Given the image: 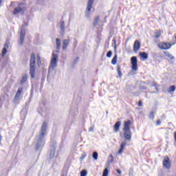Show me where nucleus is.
<instances>
[{
	"label": "nucleus",
	"instance_id": "obj_1",
	"mask_svg": "<svg viewBox=\"0 0 176 176\" xmlns=\"http://www.w3.org/2000/svg\"><path fill=\"white\" fill-rule=\"evenodd\" d=\"M132 124L133 122L130 120L124 122V126L122 129L124 133L123 135L125 140H127V141H131V136L133 135V133H131Z\"/></svg>",
	"mask_w": 176,
	"mask_h": 176
},
{
	"label": "nucleus",
	"instance_id": "obj_2",
	"mask_svg": "<svg viewBox=\"0 0 176 176\" xmlns=\"http://www.w3.org/2000/svg\"><path fill=\"white\" fill-rule=\"evenodd\" d=\"M36 56L35 54H32L30 56V75L32 79L35 78V72L36 71Z\"/></svg>",
	"mask_w": 176,
	"mask_h": 176
},
{
	"label": "nucleus",
	"instance_id": "obj_3",
	"mask_svg": "<svg viewBox=\"0 0 176 176\" xmlns=\"http://www.w3.org/2000/svg\"><path fill=\"white\" fill-rule=\"evenodd\" d=\"M173 45L170 43L166 42H160L157 45V47H159L161 50H168V49H171Z\"/></svg>",
	"mask_w": 176,
	"mask_h": 176
},
{
	"label": "nucleus",
	"instance_id": "obj_4",
	"mask_svg": "<svg viewBox=\"0 0 176 176\" xmlns=\"http://www.w3.org/2000/svg\"><path fill=\"white\" fill-rule=\"evenodd\" d=\"M162 164L164 168H166V170H170V168H171V161L170 160V157H168V156L164 157Z\"/></svg>",
	"mask_w": 176,
	"mask_h": 176
},
{
	"label": "nucleus",
	"instance_id": "obj_5",
	"mask_svg": "<svg viewBox=\"0 0 176 176\" xmlns=\"http://www.w3.org/2000/svg\"><path fill=\"white\" fill-rule=\"evenodd\" d=\"M131 64L132 65L133 71H137L138 69V60L136 56H132L131 58Z\"/></svg>",
	"mask_w": 176,
	"mask_h": 176
},
{
	"label": "nucleus",
	"instance_id": "obj_6",
	"mask_svg": "<svg viewBox=\"0 0 176 176\" xmlns=\"http://www.w3.org/2000/svg\"><path fill=\"white\" fill-rule=\"evenodd\" d=\"M57 58H58V56H57V54H53L51 60V67L52 68V69L57 67Z\"/></svg>",
	"mask_w": 176,
	"mask_h": 176
},
{
	"label": "nucleus",
	"instance_id": "obj_7",
	"mask_svg": "<svg viewBox=\"0 0 176 176\" xmlns=\"http://www.w3.org/2000/svg\"><path fill=\"white\" fill-rule=\"evenodd\" d=\"M25 38V30L21 29L19 35V43L23 45L24 43V39Z\"/></svg>",
	"mask_w": 176,
	"mask_h": 176
},
{
	"label": "nucleus",
	"instance_id": "obj_8",
	"mask_svg": "<svg viewBox=\"0 0 176 176\" xmlns=\"http://www.w3.org/2000/svg\"><path fill=\"white\" fill-rule=\"evenodd\" d=\"M47 128V124L46 122H43L41 126V133H40L41 140H43V137H45V133H46V129Z\"/></svg>",
	"mask_w": 176,
	"mask_h": 176
},
{
	"label": "nucleus",
	"instance_id": "obj_9",
	"mask_svg": "<svg viewBox=\"0 0 176 176\" xmlns=\"http://www.w3.org/2000/svg\"><path fill=\"white\" fill-rule=\"evenodd\" d=\"M140 49H141V43L140 42V41L135 40L133 44V52H135V53H137V52H138Z\"/></svg>",
	"mask_w": 176,
	"mask_h": 176
},
{
	"label": "nucleus",
	"instance_id": "obj_10",
	"mask_svg": "<svg viewBox=\"0 0 176 176\" xmlns=\"http://www.w3.org/2000/svg\"><path fill=\"white\" fill-rule=\"evenodd\" d=\"M8 49H9V42H6L4 44V47L2 50L1 56L5 57L6 54L8 53Z\"/></svg>",
	"mask_w": 176,
	"mask_h": 176
},
{
	"label": "nucleus",
	"instance_id": "obj_11",
	"mask_svg": "<svg viewBox=\"0 0 176 176\" xmlns=\"http://www.w3.org/2000/svg\"><path fill=\"white\" fill-rule=\"evenodd\" d=\"M94 0H89L87 6V12L88 14H90V12H91V8H93V3Z\"/></svg>",
	"mask_w": 176,
	"mask_h": 176
},
{
	"label": "nucleus",
	"instance_id": "obj_12",
	"mask_svg": "<svg viewBox=\"0 0 176 176\" xmlns=\"http://www.w3.org/2000/svg\"><path fill=\"white\" fill-rule=\"evenodd\" d=\"M71 42V40L69 39H64L63 41V46L62 49L63 50H67V47L69 45V43Z\"/></svg>",
	"mask_w": 176,
	"mask_h": 176
},
{
	"label": "nucleus",
	"instance_id": "obj_13",
	"mask_svg": "<svg viewBox=\"0 0 176 176\" xmlns=\"http://www.w3.org/2000/svg\"><path fill=\"white\" fill-rule=\"evenodd\" d=\"M120 126H122V122L120 121H118L113 125L114 133H118L119 130H120Z\"/></svg>",
	"mask_w": 176,
	"mask_h": 176
},
{
	"label": "nucleus",
	"instance_id": "obj_14",
	"mask_svg": "<svg viewBox=\"0 0 176 176\" xmlns=\"http://www.w3.org/2000/svg\"><path fill=\"white\" fill-rule=\"evenodd\" d=\"M19 13H24V8L21 7H16L14 9L12 14H19Z\"/></svg>",
	"mask_w": 176,
	"mask_h": 176
},
{
	"label": "nucleus",
	"instance_id": "obj_15",
	"mask_svg": "<svg viewBox=\"0 0 176 176\" xmlns=\"http://www.w3.org/2000/svg\"><path fill=\"white\" fill-rule=\"evenodd\" d=\"M139 56L143 60V61L148 60V54L146 52H140Z\"/></svg>",
	"mask_w": 176,
	"mask_h": 176
},
{
	"label": "nucleus",
	"instance_id": "obj_16",
	"mask_svg": "<svg viewBox=\"0 0 176 176\" xmlns=\"http://www.w3.org/2000/svg\"><path fill=\"white\" fill-rule=\"evenodd\" d=\"M23 91V87L19 88L16 95L14 96L15 100H19L20 98V96H21V92Z\"/></svg>",
	"mask_w": 176,
	"mask_h": 176
},
{
	"label": "nucleus",
	"instance_id": "obj_17",
	"mask_svg": "<svg viewBox=\"0 0 176 176\" xmlns=\"http://www.w3.org/2000/svg\"><path fill=\"white\" fill-rule=\"evenodd\" d=\"M126 142H122V144H120V148L118 151V155L123 153V151H124V146H126Z\"/></svg>",
	"mask_w": 176,
	"mask_h": 176
},
{
	"label": "nucleus",
	"instance_id": "obj_18",
	"mask_svg": "<svg viewBox=\"0 0 176 176\" xmlns=\"http://www.w3.org/2000/svg\"><path fill=\"white\" fill-rule=\"evenodd\" d=\"M117 73L119 78H122V76H123V74H122V67L120 65H117Z\"/></svg>",
	"mask_w": 176,
	"mask_h": 176
},
{
	"label": "nucleus",
	"instance_id": "obj_19",
	"mask_svg": "<svg viewBox=\"0 0 176 176\" xmlns=\"http://www.w3.org/2000/svg\"><path fill=\"white\" fill-rule=\"evenodd\" d=\"M56 49L57 50H60L61 49V40L60 38H56Z\"/></svg>",
	"mask_w": 176,
	"mask_h": 176
},
{
	"label": "nucleus",
	"instance_id": "obj_20",
	"mask_svg": "<svg viewBox=\"0 0 176 176\" xmlns=\"http://www.w3.org/2000/svg\"><path fill=\"white\" fill-rule=\"evenodd\" d=\"M28 79V76H27V74H25L24 76H22V79L20 82L21 85H24V83L25 82H27V80Z\"/></svg>",
	"mask_w": 176,
	"mask_h": 176
},
{
	"label": "nucleus",
	"instance_id": "obj_21",
	"mask_svg": "<svg viewBox=\"0 0 176 176\" xmlns=\"http://www.w3.org/2000/svg\"><path fill=\"white\" fill-rule=\"evenodd\" d=\"M60 31L61 34H64V31H65V23L64 21L60 22Z\"/></svg>",
	"mask_w": 176,
	"mask_h": 176
},
{
	"label": "nucleus",
	"instance_id": "obj_22",
	"mask_svg": "<svg viewBox=\"0 0 176 176\" xmlns=\"http://www.w3.org/2000/svg\"><path fill=\"white\" fill-rule=\"evenodd\" d=\"M160 36H162V31L160 30H156L155 32V38L156 39L159 38Z\"/></svg>",
	"mask_w": 176,
	"mask_h": 176
},
{
	"label": "nucleus",
	"instance_id": "obj_23",
	"mask_svg": "<svg viewBox=\"0 0 176 176\" xmlns=\"http://www.w3.org/2000/svg\"><path fill=\"white\" fill-rule=\"evenodd\" d=\"M98 21H100V16H97L94 22H93V26L96 27V25H97V24H98Z\"/></svg>",
	"mask_w": 176,
	"mask_h": 176
},
{
	"label": "nucleus",
	"instance_id": "obj_24",
	"mask_svg": "<svg viewBox=\"0 0 176 176\" xmlns=\"http://www.w3.org/2000/svg\"><path fill=\"white\" fill-rule=\"evenodd\" d=\"M164 53L166 55V56L168 57V58H169L170 60H174V56L173 55H171V54H170V52H164Z\"/></svg>",
	"mask_w": 176,
	"mask_h": 176
},
{
	"label": "nucleus",
	"instance_id": "obj_25",
	"mask_svg": "<svg viewBox=\"0 0 176 176\" xmlns=\"http://www.w3.org/2000/svg\"><path fill=\"white\" fill-rule=\"evenodd\" d=\"M117 61H118V55L116 54V55L113 56V59L111 60V64H112L113 65H116Z\"/></svg>",
	"mask_w": 176,
	"mask_h": 176
},
{
	"label": "nucleus",
	"instance_id": "obj_26",
	"mask_svg": "<svg viewBox=\"0 0 176 176\" xmlns=\"http://www.w3.org/2000/svg\"><path fill=\"white\" fill-rule=\"evenodd\" d=\"M37 64L38 67H41V65L42 64V60L41 59V56L37 55Z\"/></svg>",
	"mask_w": 176,
	"mask_h": 176
},
{
	"label": "nucleus",
	"instance_id": "obj_27",
	"mask_svg": "<svg viewBox=\"0 0 176 176\" xmlns=\"http://www.w3.org/2000/svg\"><path fill=\"white\" fill-rule=\"evenodd\" d=\"M148 118L153 120V119H155V111H151Z\"/></svg>",
	"mask_w": 176,
	"mask_h": 176
},
{
	"label": "nucleus",
	"instance_id": "obj_28",
	"mask_svg": "<svg viewBox=\"0 0 176 176\" xmlns=\"http://www.w3.org/2000/svg\"><path fill=\"white\" fill-rule=\"evenodd\" d=\"M93 158L94 160H98V153L97 152H94L92 155Z\"/></svg>",
	"mask_w": 176,
	"mask_h": 176
},
{
	"label": "nucleus",
	"instance_id": "obj_29",
	"mask_svg": "<svg viewBox=\"0 0 176 176\" xmlns=\"http://www.w3.org/2000/svg\"><path fill=\"white\" fill-rule=\"evenodd\" d=\"M174 91H175V86L171 85L169 87V93L174 92Z\"/></svg>",
	"mask_w": 176,
	"mask_h": 176
},
{
	"label": "nucleus",
	"instance_id": "obj_30",
	"mask_svg": "<svg viewBox=\"0 0 176 176\" xmlns=\"http://www.w3.org/2000/svg\"><path fill=\"white\" fill-rule=\"evenodd\" d=\"M87 170H82L80 172V176H87Z\"/></svg>",
	"mask_w": 176,
	"mask_h": 176
},
{
	"label": "nucleus",
	"instance_id": "obj_31",
	"mask_svg": "<svg viewBox=\"0 0 176 176\" xmlns=\"http://www.w3.org/2000/svg\"><path fill=\"white\" fill-rule=\"evenodd\" d=\"M111 56H112V51H109L107 54V57H109V58Z\"/></svg>",
	"mask_w": 176,
	"mask_h": 176
},
{
	"label": "nucleus",
	"instance_id": "obj_32",
	"mask_svg": "<svg viewBox=\"0 0 176 176\" xmlns=\"http://www.w3.org/2000/svg\"><path fill=\"white\" fill-rule=\"evenodd\" d=\"M162 124V121L160 120H157L156 122V126H160Z\"/></svg>",
	"mask_w": 176,
	"mask_h": 176
},
{
	"label": "nucleus",
	"instance_id": "obj_33",
	"mask_svg": "<svg viewBox=\"0 0 176 176\" xmlns=\"http://www.w3.org/2000/svg\"><path fill=\"white\" fill-rule=\"evenodd\" d=\"M86 153L82 154L81 157H80V160H83V159H85L86 157Z\"/></svg>",
	"mask_w": 176,
	"mask_h": 176
},
{
	"label": "nucleus",
	"instance_id": "obj_34",
	"mask_svg": "<svg viewBox=\"0 0 176 176\" xmlns=\"http://www.w3.org/2000/svg\"><path fill=\"white\" fill-rule=\"evenodd\" d=\"M138 107H142V100H139L138 101Z\"/></svg>",
	"mask_w": 176,
	"mask_h": 176
},
{
	"label": "nucleus",
	"instance_id": "obj_35",
	"mask_svg": "<svg viewBox=\"0 0 176 176\" xmlns=\"http://www.w3.org/2000/svg\"><path fill=\"white\" fill-rule=\"evenodd\" d=\"M116 171L118 173V174H122V170H120V169H116Z\"/></svg>",
	"mask_w": 176,
	"mask_h": 176
},
{
	"label": "nucleus",
	"instance_id": "obj_36",
	"mask_svg": "<svg viewBox=\"0 0 176 176\" xmlns=\"http://www.w3.org/2000/svg\"><path fill=\"white\" fill-rule=\"evenodd\" d=\"M1 141H2V136L0 135V145H1Z\"/></svg>",
	"mask_w": 176,
	"mask_h": 176
},
{
	"label": "nucleus",
	"instance_id": "obj_37",
	"mask_svg": "<svg viewBox=\"0 0 176 176\" xmlns=\"http://www.w3.org/2000/svg\"><path fill=\"white\" fill-rule=\"evenodd\" d=\"M23 5H24V3H20L19 4V6H23Z\"/></svg>",
	"mask_w": 176,
	"mask_h": 176
},
{
	"label": "nucleus",
	"instance_id": "obj_38",
	"mask_svg": "<svg viewBox=\"0 0 176 176\" xmlns=\"http://www.w3.org/2000/svg\"><path fill=\"white\" fill-rule=\"evenodd\" d=\"M2 3V0H0V4H1Z\"/></svg>",
	"mask_w": 176,
	"mask_h": 176
},
{
	"label": "nucleus",
	"instance_id": "obj_39",
	"mask_svg": "<svg viewBox=\"0 0 176 176\" xmlns=\"http://www.w3.org/2000/svg\"><path fill=\"white\" fill-rule=\"evenodd\" d=\"M93 130V128H91V129H89L90 131H91Z\"/></svg>",
	"mask_w": 176,
	"mask_h": 176
}]
</instances>
